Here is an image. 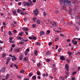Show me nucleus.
<instances>
[{
    "instance_id": "bb28decb",
    "label": "nucleus",
    "mask_w": 80,
    "mask_h": 80,
    "mask_svg": "<svg viewBox=\"0 0 80 80\" xmlns=\"http://www.w3.org/2000/svg\"><path fill=\"white\" fill-rule=\"evenodd\" d=\"M29 76L30 77H32V75H33V74H32V72H31L29 73Z\"/></svg>"
},
{
    "instance_id": "c9c22d12",
    "label": "nucleus",
    "mask_w": 80,
    "mask_h": 80,
    "mask_svg": "<svg viewBox=\"0 0 80 80\" xmlns=\"http://www.w3.org/2000/svg\"><path fill=\"white\" fill-rule=\"evenodd\" d=\"M33 21L34 22H36V18H34L33 19Z\"/></svg>"
},
{
    "instance_id": "393cba45",
    "label": "nucleus",
    "mask_w": 80,
    "mask_h": 80,
    "mask_svg": "<svg viewBox=\"0 0 80 80\" xmlns=\"http://www.w3.org/2000/svg\"><path fill=\"white\" fill-rule=\"evenodd\" d=\"M13 66H14V64H13V63H12L11 64L10 67H11V68H12V67H13Z\"/></svg>"
},
{
    "instance_id": "a18cd8bd",
    "label": "nucleus",
    "mask_w": 80,
    "mask_h": 80,
    "mask_svg": "<svg viewBox=\"0 0 80 80\" xmlns=\"http://www.w3.org/2000/svg\"><path fill=\"white\" fill-rule=\"evenodd\" d=\"M43 15L45 17L46 15H47V13L45 12H44L43 13Z\"/></svg>"
},
{
    "instance_id": "f257e3e1",
    "label": "nucleus",
    "mask_w": 80,
    "mask_h": 80,
    "mask_svg": "<svg viewBox=\"0 0 80 80\" xmlns=\"http://www.w3.org/2000/svg\"><path fill=\"white\" fill-rule=\"evenodd\" d=\"M51 25H52L53 27H57V23H56L55 22H53V23L52 22H51L50 23H49V27H51L52 28V27Z\"/></svg>"
},
{
    "instance_id": "e433bc0d",
    "label": "nucleus",
    "mask_w": 80,
    "mask_h": 80,
    "mask_svg": "<svg viewBox=\"0 0 80 80\" xmlns=\"http://www.w3.org/2000/svg\"><path fill=\"white\" fill-rule=\"evenodd\" d=\"M36 44L37 45H39V46L40 45V43L38 42H36Z\"/></svg>"
},
{
    "instance_id": "49530a36",
    "label": "nucleus",
    "mask_w": 80,
    "mask_h": 80,
    "mask_svg": "<svg viewBox=\"0 0 80 80\" xmlns=\"http://www.w3.org/2000/svg\"><path fill=\"white\" fill-rule=\"evenodd\" d=\"M49 77L52 80V79L53 78V77L52 76H49Z\"/></svg>"
},
{
    "instance_id": "1a4fd4ad",
    "label": "nucleus",
    "mask_w": 80,
    "mask_h": 80,
    "mask_svg": "<svg viewBox=\"0 0 80 80\" xmlns=\"http://www.w3.org/2000/svg\"><path fill=\"white\" fill-rule=\"evenodd\" d=\"M9 77H10V75L9 74H7L6 76V80H8V78H9Z\"/></svg>"
},
{
    "instance_id": "6e6d98bb",
    "label": "nucleus",
    "mask_w": 80,
    "mask_h": 80,
    "mask_svg": "<svg viewBox=\"0 0 80 80\" xmlns=\"http://www.w3.org/2000/svg\"><path fill=\"white\" fill-rule=\"evenodd\" d=\"M30 5H31V6H33V3H32V2L31 1V2H30Z\"/></svg>"
},
{
    "instance_id": "603ef678",
    "label": "nucleus",
    "mask_w": 80,
    "mask_h": 80,
    "mask_svg": "<svg viewBox=\"0 0 80 80\" xmlns=\"http://www.w3.org/2000/svg\"><path fill=\"white\" fill-rule=\"evenodd\" d=\"M23 72H24V71L23 70H22L20 71V73H23Z\"/></svg>"
},
{
    "instance_id": "4c0bfd02",
    "label": "nucleus",
    "mask_w": 80,
    "mask_h": 80,
    "mask_svg": "<svg viewBox=\"0 0 80 80\" xmlns=\"http://www.w3.org/2000/svg\"><path fill=\"white\" fill-rule=\"evenodd\" d=\"M59 78L60 79H62V80H63L64 79V78L62 77H60Z\"/></svg>"
},
{
    "instance_id": "f03ea898",
    "label": "nucleus",
    "mask_w": 80,
    "mask_h": 80,
    "mask_svg": "<svg viewBox=\"0 0 80 80\" xmlns=\"http://www.w3.org/2000/svg\"><path fill=\"white\" fill-rule=\"evenodd\" d=\"M60 59L61 60H65V58H64V56H60Z\"/></svg>"
},
{
    "instance_id": "a211bd4d",
    "label": "nucleus",
    "mask_w": 80,
    "mask_h": 80,
    "mask_svg": "<svg viewBox=\"0 0 80 80\" xmlns=\"http://www.w3.org/2000/svg\"><path fill=\"white\" fill-rule=\"evenodd\" d=\"M35 55H36V56H37L38 55V51H36L34 52Z\"/></svg>"
},
{
    "instance_id": "052dcab7",
    "label": "nucleus",
    "mask_w": 80,
    "mask_h": 80,
    "mask_svg": "<svg viewBox=\"0 0 80 80\" xmlns=\"http://www.w3.org/2000/svg\"><path fill=\"white\" fill-rule=\"evenodd\" d=\"M33 39H34V40H37V37H33Z\"/></svg>"
},
{
    "instance_id": "20e7f679",
    "label": "nucleus",
    "mask_w": 80,
    "mask_h": 80,
    "mask_svg": "<svg viewBox=\"0 0 80 80\" xmlns=\"http://www.w3.org/2000/svg\"><path fill=\"white\" fill-rule=\"evenodd\" d=\"M65 67L67 71H69V68H68V65L67 64L65 65Z\"/></svg>"
},
{
    "instance_id": "72a5a7b5",
    "label": "nucleus",
    "mask_w": 80,
    "mask_h": 80,
    "mask_svg": "<svg viewBox=\"0 0 80 80\" xmlns=\"http://www.w3.org/2000/svg\"><path fill=\"white\" fill-rule=\"evenodd\" d=\"M24 43V42H19V44L20 45H22V44H23Z\"/></svg>"
},
{
    "instance_id": "ea45409f",
    "label": "nucleus",
    "mask_w": 80,
    "mask_h": 80,
    "mask_svg": "<svg viewBox=\"0 0 80 80\" xmlns=\"http://www.w3.org/2000/svg\"><path fill=\"white\" fill-rule=\"evenodd\" d=\"M77 73V72H72L73 75H75Z\"/></svg>"
},
{
    "instance_id": "7ed1b4c3",
    "label": "nucleus",
    "mask_w": 80,
    "mask_h": 80,
    "mask_svg": "<svg viewBox=\"0 0 80 80\" xmlns=\"http://www.w3.org/2000/svg\"><path fill=\"white\" fill-rule=\"evenodd\" d=\"M22 59H23V55H22V54H20L19 60H21V61H22Z\"/></svg>"
},
{
    "instance_id": "473e14b6",
    "label": "nucleus",
    "mask_w": 80,
    "mask_h": 80,
    "mask_svg": "<svg viewBox=\"0 0 80 80\" xmlns=\"http://www.w3.org/2000/svg\"><path fill=\"white\" fill-rule=\"evenodd\" d=\"M13 57L14 59V60H17V58H16V57H15V56H13Z\"/></svg>"
},
{
    "instance_id": "c756f323",
    "label": "nucleus",
    "mask_w": 80,
    "mask_h": 80,
    "mask_svg": "<svg viewBox=\"0 0 80 80\" xmlns=\"http://www.w3.org/2000/svg\"><path fill=\"white\" fill-rule=\"evenodd\" d=\"M40 34H42V35H44V32L43 31L40 32Z\"/></svg>"
},
{
    "instance_id": "79ce46f5",
    "label": "nucleus",
    "mask_w": 80,
    "mask_h": 80,
    "mask_svg": "<svg viewBox=\"0 0 80 80\" xmlns=\"http://www.w3.org/2000/svg\"><path fill=\"white\" fill-rule=\"evenodd\" d=\"M9 40H13V38L12 37H10L9 38Z\"/></svg>"
},
{
    "instance_id": "58836bf2",
    "label": "nucleus",
    "mask_w": 80,
    "mask_h": 80,
    "mask_svg": "<svg viewBox=\"0 0 80 80\" xmlns=\"http://www.w3.org/2000/svg\"><path fill=\"white\" fill-rule=\"evenodd\" d=\"M74 40H75H75H74V38H73V39L72 40V43H74L75 42V41H74Z\"/></svg>"
},
{
    "instance_id": "f704fd0d",
    "label": "nucleus",
    "mask_w": 80,
    "mask_h": 80,
    "mask_svg": "<svg viewBox=\"0 0 80 80\" xmlns=\"http://www.w3.org/2000/svg\"><path fill=\"white\" fill-rule=\"evenodd\" d=\"M14 66L15 67H16L17 69V68H18V66L17 65V64H14Z\"/></svg>"
},
{
    "instance_id": "09e8293b",
    "label": "nucleus",
    "mask_w": 80,
    "mask_h": 80,
    "mask_svg": "<svg viewBox=\"0 0 80 80\" xmlns=\"http://www.w3.org/2000/svg\"><path fill=\"white\" fill-rule=\"evenodd\" d=\"M19 51H20V49H16V51L17 52H19Z\"/></svg>"
},
{
    "instance_id": "5701e85b",
    "label": "nucleus",
    "mask_w": 80,
    "mask_h": 80,
    "mask_svg": "<svg viewBox=\"0 0 80 80\" xmlns=\"http://www.w3.org/2000/svg\"><path fill=\"white\" fill-rule=\"evenodd\" d=\"M78 43V41H77V40H76L74 42V45H77Z\"/></svg>"
},
{
    "instance_id": "ddd939ff",
    "label": "nucleus",
    "mask_w": 80,
    "mask_h": 80,
    "mask_svg": "<svg viewBox=\"0 0 80 80\" xmlns=\"http://www.w3.org/2000/svg\"><path fill=\"white\" fill-rule=\"evenodd\" d=\"M36 78H37L36 77V76H33L32 77V79H33V80H36Z\"/></svg>"
},
{
    "instance_id": "a878e982",
    "label": "nucleus",
    "mask_w": 80,
    "mask_h": 80,
    "mask_svg": "<svg viewBox=\"0 0 80 80\" xmlns=\"http://www.w3.org/2000/svg\"><path fill=\"white\" fill-rule=\"evenodd\" d=\"M37 65L38 67H40V66H41V63H40V62L38 63Z\"/></svg>"
},
{
    "instance_id": "6ab92c4d",
    "label": "nucleus",
    "mask_w": 80,
    "mask_h": 80,
    "mask_svg": "<svg viewBox=\"0 0 80 80\" xmlns=\"http://www.w3.org/2000/svg\"><path fill=\"white\" fill-rule=\"evenodd\" d=\"M5 56H6V54H3L2 55V58H5Z\"/></svg>"
},
{
    "instance_id": "c03bdc74",
    "label": "nucleus",
    "mask_w": 80,
    "mask_h": 80,
    "mask_svg": "<svg viewBox=\"0 0 80 80\" xmlns=\"http://www.w3.org/2000/svg\"><path fill=\"white\" fill-rule=\"evenodd\" d=\"M21 41H22V42H26V40L25 39H22V40H21Z\"/></svg>"
},
{
    "instance_id": "aec40b11",
    "label": "nucleus",
    "mask_w": 80,
    "mask_h": 80,
    "mask_svg": "<svg viewBox=\"0 0 80 80\" xmlns=\"http://www.w3.org/2000/svg\"><path fill=\"white\" fill-rule=\"evenodd\" d=\"M8 42H10V43H15V41H9Z\"/></svg>"
},
{
    "instance_id": "cd10ccee",
    "label": "nucleus",
    "mask_w": 80,
    "mask_h": 80,
    "mask_svg": "<svg viewBox=\"0 0 80 80\" xmlns=\"http://www.w3.org/2000/svg\"><path fill=\"white\" fill-rule=\"evenodd\" d=\"M62 25H64V24H65V21L63 20H62Z\"/></svg>"
},
{
    "instance_id": "5fc2aeb1",
    "label": "nucleus",
    "mask_w": 80,
    "mask_h": 80,
    "mask_svg": "<svg viewBox=\"0 0 80 80\" xmlns=\"http://www.w3.org/2000/svg\"><path fill=\"white\" fill-rule=\"evenodd\" d=\"M13 32H14V33H17V30H13Z\"/></svg>"
},
{
    "instance_id": "4be33fe9",
    "label": "nucleus",
    "mask_w": 80,
    "mask_h": 80,
    "mask_svg": "<svg viewBox=\"0 0 80 80\" xmlns=\"http://www.w3.org/2000/svg\"><path fill=\"white\" fill-rule=\"evenodd\" d=\"M9 35L10 36L12 35V32L11 31H9L8 32Z\"/></svg>"
},
{
    "instance_id": "f8f14e48",
    "label": "nucleus",
    "mask_w": 80,
    "mask_h": 80,
    "mask_svg": "<svg viewBox=\"0 0 80 80\" xmlns=\"http://www.w3.org/2000/svg\"><path fill=\"white\" fill-rule=\"evenodd\" d=\"M23 32H19V35H20V36H23Z\"/></svg>"
},
{
    "instance_id": "774afa93",
    "label": "nucleus",
    "mask_w": 80,
    "mask_h": 80,
    "mask_svg": "<svg viewBox=\"0 0 80 80\" xmlns=\"http://www.w3.org/2000/svg\"><path fill=\"white\" fill-rule=\"evenodd\" d=\"M24 80H29V79L28 78H24Z\"/></svg>"
},
{
    "instance_id": "864d4df0",
    "label": "nucleus",
    "mask_w": 80,
    "mask_h": 80,
    "mask_svg": "<svg viewBox=\"0 0 80 80\" xmlns=\"http://www.w3.org/2000/svg\"><path fill=\"white\" fill-rule=\"evenodd\" d=\"M17 78H19V79L20 78H22L18 75L17 76Z\"/></svg>"
},
{
    "instance_id": "7c9ffc66",
    "label": "nucleus",
    "mask_w": 80,
    "mask_h": 80,
    "mask_svg": "<svg viewBox=\"0 0 80 80\" xmlns=\"http://www.w3.org/2000/svg\"><path fill=\"white\" fill-rule=\"evenodd\" d=\"M46 61L47 62H50V59H46Z\"/></svg>"
},
{
    "instance_id": "338daca9",
    "label": "nucleus",
    "mask_w": 80,
    "mask_h": 80,
    "mask_svg": "<svg viewBox=\"0 0 80 80\" xmlns=\"http://www.w3.org/2000/svg\"><path fill=\"white\" fill-rule=\"evenodd\" d=\"M33 3H35L36 2V0H33Z\"/></svg>"
},
{
    "instance_id": "c85d7f7f",
    "label": "nucleus",
    "mask_w": 80,
    "mask_h": 80,
    "mask_svg": "<svg viewBox=\"0 0 80 80\" xmlns=\"http://www.w3.org/2000/svg\"><path fill=\"white\" fill-rule=\"evenodd\" d=\"M68 53L69 55H72V53L70 52H68Z\"/></svg>"
},
{
    "instance_id": "0e129e2a",
    "label": "nucleus",
    "mask_w": 80,
    "mask_h": 80,
    "mask_svg": "<svg viewBox=\"0 0 80 80\" xmlns=\"http://www.w3.org/2000/svg\"><path fill=\"white\" fill-rule=\"evenodd\" d=\"M21 15H24V14L23 13V12H21Z\"/></svg>"
},
{
    "instance_id": "b1692460",
    "label": "nucleus",
    "mask_w": 80,
    "mask_h": 80,
    "mask_svg": "<svg viewBox=\"0 0 80 80\" xmlns=\"http://www.w3.org/2000/svg\"><path fill=\"white\" fill-rule=\"evenodd\" d=\"M27 5L28 7V6H30V3L29 2H27Z\"/></svg>"
},
{
    "instance_id": "bf43d9fd",
    "label": "nucleus",
    "mask_w": 80,
    "mask_h": 80,
    "mask_svg": "<svg viewBox=\"0 0 80 80\" xmlns=\"http://www.w3.org/2000/svg\"><path fill=\"white\" fill-rule=\"evenodd\" d=\"M38 79H40L41 78L40 77V76H38L37 77Z\"/></svg>"
},
{
    "instance_id": "9b49d317",
    "label": "nucleus",
    "mask_w": 80,
    "mask_h": 80,
    "mask_svg": "<svg viewBox=\"0 0 80 80\" xmlns=\"http://www.w3.org/2000/svg\"><path fill=\"white\" fill-rule=\"evenodd\" d=\"M27 60H28V58L27 57H24L23 59V61H25L26 62L27 61Z\"/></svg>"
},
{
    "instance_id": "9d476101",
    "label": "nucleus",
    "mask_w": 80,
    "mask_h": 80,
    "mask_svg": "<svg viewBox=\"0 0 80 80\" xmlns=\"http://www.w3.org/2000/svg\"><path fill=\"white\" fill-rule=\"evenodd\" d=\"M2 72H3V73H4V72H5V68H2Z\"/></svg>"
},
{
    "instance_id": "69168bd1",
    "label": "nucleus",
    "mask_w": 80,
    "mask_h": 80,
    "mask_svg": "<svg viewBox=\"0 0 80 80\" xmlns=\"http://www.w3.org/2000/svg\"><path fill=\"white\" fill-rule=\"evenodd\" d=\"M67 42H70V39H69L67 40Z\"/></svg>"
},
{
    "instance_id": "4d7b16f0",
    "label": "nucleus",
    "mask_w": 80,
    "mask_h": 80,
    "mask_svg": "<svg viewBox=\"0 0 80 80\" xmlns=\"http://www.w3.org/2000/svg\"><path fill=\"white\" fill-rule=\"evenodd\" d=\"M55 12L56 13H58L59 12V11L57 10L55 11Z\"/></svg>"
},
{
    "instance_id": "dca6fc26",
    "label": "nucleus",
    "mask_w": 80,
    "mask_h": 80,
    "mask_svg": "<svg viewBox=\"0 0 80 80\" xmlns=\"http://www.w3.org/2000/svg\"><path fill=\"white\" fill-rule=\"evenodd\" d=\"M37 74L38 75H41V73H40V72L39 71H38L37 72Z\"/></svg>"
},
{
    "instance_id": "680f3d73",
    "label": "nucleus",
    "mask_w": 80,
    "mask_h": 80,
    "mask_svg": "<svg viewBox=\"0 0 80 80\" xmlns=\"http://www.w3.org/2000/svg\"><path fill=\"white\" fill-rule=\"evenodd\" d=\"M75 39H76V40H80V38H74V40H75Z\"/></svg>"
},
{
    "instance_id": "423d86ee",
    "label": "nucleus",
    "mask_w": 80,
    "mask_h": 80,
    "mask_svg": "<svg viewBox=\"0 0 80 80\" xmlns=\"http://www.w3.org/2000/svg\"><path fill=\"white\" fill-rule=\"evenodd\" d=\"M33 13H35L34 14L35 15H38V11H37L36 12V11L34 10L33 11Z\"/></svg>"
},
{
    "instance_id": "13d9d810",
    "label": "nucleus",
    "mask_w": 80,
    "mask_h": 80,
    "mask_svg": "<svg viewBox=\"0 0 80 80\" xmlns=\"http://www.w3.org/2000/svg\"><path fill=\"white\" fill-rule=\"evenodd\" d=\"M24 20L25 21V22H26L27 21V18H24Z\"/></svg>"
},
{
    "instance_id": "a19ab883",
    "label": "nucleus",
    "mask_w": 80,
    "mask_h": 80,
    "mask_svg": "<svg viewBox=\"0 0 80 80\" xmlns=\"http://www.w3.org/2000/svg\"><path fill=\"white\" fill-rule=\"evenodd\" d=\"M32 27H33V28H35V27H36V25L33 24L32 25Z\"/></svg>"
},
{
    "instance_id": "2f4dec72",
    "label": "nucleus",
    "mask_w": 80,
    "mask_h": 80,
    "mask_svg": "<svg viewBox=\"0 0 80 80\" xmlns=\"http://www.w3.org/2000/svg\"><path fill=\"white\" fill-rule=\"evenodd\" d=\"M48 45H50V46H51V45H52V43L51 42H49L48 43Z\"/></svg>"
},
{
    "instance_id": "6e6552de",
    "label": "nucleus",
    "mask_w": 80,
    "mask_h": 80,
    "mask_svg": "<svg viewBox=\"0 0 80 80\" xmlns=\"http://www.w3.org/2000/svg\"><path fill=\"white\" fill-rule=\"evenodd\" d=\"M23 30H24V31H28V28H22Z\"/></svg>"
},
{
    "instance_id": "412c9836",
    "label": "nucleus",
    "mask_w": 80,
    "mask_h": 80,
    "mask_svg": "<svg viewBox=\"0 0 80 80\" xmlns=\"http://www.w3.org/2000/svg\"><path fill=\"white\" fill-rule=\"evenodd\" d=\"M17 38L18 40H21V39H22V38L20 37H17Z\"/></svg>"
},
{
    "instance_id": "f3484780",
    "label": "nucleus",
    "mask_w": 80,
    "mask_h": 80,
    "mask_svg": "<svg viewBox=\"0 0 80 80\" xmlns=\"http://www.w3.org/2000/svg\"><path fill=\"white\" fill-rule=\"evenodd\" d=\"M37 23H38V24H40V20L38 19L37 21Z\"/></svg>"
},
{
    "instance_id": "37998d69",
    "label": "nucleus",
    "mask_w": 80,
    "mask_h": 80,
    "mask_svg": "<svg viewBox=\"0 0 80 80\" xmlns=\"http://www.w3.org/2000/svg\"><path fill=\"white\" fill-rule=\"evenodd\" d=\"M25 55H27V54H28V52H27V51H25Z\"/></svg>"
},
{
    "instance_id": "4468645a",
    "label": "nucleus",
    "mask_w": 80,
    "mask_h": 80,
    "mask_svg": "<svg viewBox=\"0 0 80 80\" xmlns=\"http://www.w3.org/2000/svg\"><path fill=\"white\" fill-rule=\"evenodd\" d=\"M23 5H24L25 7H26V6H27V2H23Z\"/></svg>"
},
{
    "instance_id": "8fccbe9b",
    "label": "nucleus",
    "mask_w": 80,
    "mask_h": 80,
    "mask_svg": "<svg viewBox=\"0 0 80 80\" xmlns=\"http://www.w3.org/2000/svg\"><path fill=\"white\" fill-rule=\"evenodd\" d=\"M57 40H58V38H56L55 39V42H57Z\"/></svg>"
},
{
    "instance_id": "de8ad7c7",
    "label": "nucleus",
    "mask_w": 80,
    "mask_h": 80,
    "mask_svg": "<svg viewBox=\"0 0 80 80\" xmlns=\"http://www.w3.org/2000/svg\"><path fill=\"white\" fill-rule=\"evenodd\" d=\"M67 61L68 62V63H70V61L69 59H67Z\"/></svg>"
},
{
    "instance_id": "e2e57ef3",
    "label": "nucleus",
    "mask_w": 80,
    "mask_h": 80,
    "mask_svg": "<svg viewBox=\"0 0 80 80\" xmlns=\"http://www.w3.org/2000/svg\"><path fill=\"white\" fill-rule=\"evenodd\" d=\"M43 77H45V76H46V75L44 73L43 75H42Z\"/></svg>"
},
{
    "instance_id": "0eeeda50",
    "label": "nucleus",
    "mask_w": 80,
    "mask_h": 80,
    "mask_svg": "<svg viewBox=\"0 0 80 80\" xmlns=\"http://www.w3.org/2000/svg\"><path fill=\"white\" fill-rule=\"evenodd\" d=\"M13 13L14 15H16V16H17V12L15 11H13Z\"/></svg>"
},
{
    "instance_id": "2eb2a0df",
    "label": "nucleus",
    "mask_w": 80,
    "mask_h": 80,
    "mask_svg": "<svg viewBox=\"0 0 80 80\" xmlns=\"http://www.w3.org/2000/svg\"><path fill=\"white\" fill-rule=\"evenodd\" d=\"M50 33V31L49 30H48L46 32V34L47 35H48Z\"/></svg>"
},
{
    "instance_id": "39448f33",
    "label": "nucleus",
    "mask_w": 80,
    "mask_h": 80,
    "mask_svg": "<svg viewBox=\"0 0 80 80\" xmlns=\"http://www.w3.org/2000/svg\"><path fill=\"white\" fill-rule=\"evenodd\" d=\"M59 2L61 3V4L62 5V3H63V2H66V0H59Z\"/></svg>"
},
{
    "instance_id": "3c124183",
    "label": "nucleus",
    "mask_w": 80,
    "mask_h": 80,
    "mask_svg": "<svg viewBox=\"0 0 80 80\" xmlns=\"http://www.w3.org/2000/svg\"><path fill=\"white\" fill-rule=\"evenodd\" d=\"M46 54L47 55H49V53H50V52L49 51H47V52H46Z\"/></svg>"
}]
</instances>
